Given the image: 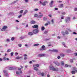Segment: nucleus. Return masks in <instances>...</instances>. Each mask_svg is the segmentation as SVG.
Wrapping results in <instances>:
<instances>
[{
	"label": "nucleus",
	"instance_id": "1",
	"mask_svg": "<svg viewBox=\"0 0 77 77\" xmlns=\"http://www.w3.org/2000/svg\"><path fill=\"white\" fill-rule=\"evenodd\" d=\"M49 68L50 70H51L53 71H59V69L57 67L55 68L53 66H49Z\"/></svg>",
	"mask_w": 77,
	"mask_h": 77
},
{
	"label": "nucleus",
	"instance_id": "2",
	"mask_svg": "<svg viewBox=\"0 0 77 77\" xmlns=\"http://www.w3.org/2000/svg\"><path fill=\"white\" fill-rule=\"evenodd\" d=\"M73 70L72 71L71 73L73 74H75V72H77V68L76 67H73Z\"/></svg>",
	"mask_w": 77,
	"mask_h": 77
},
{
	"label": "nucleus",
	"instance_id": "3",
	"mask_svg": "<svg viewBox=\"0 0 77 77\" xmlns=\"http://www.w3.org/2000/svg\"><path fill=\"white\" fill-rule=\"evenodd\" d=\"M8 28V26H4L1 29V31H4L6 30V29Z\"/></svg>",
	"mask_w": 77,
	"mask_h": 77
},
{
	"label": "nucleus",
	"instance_id": "4",
	"mask_svg": "<svg viewBox=\"0 0 77 77\" xmlns=\"http://www.w3.org/2000/svg\"><path fill=\"white\" fill-rule=\"evenodd\" d=\"M45 50V46L43 45L42 46L41 48H40L39 50L40 51H43V50Z\"/></svg>",
	"mask_w": 77,
	"mask_h": 77
},
{
	"label": "nucleus",
	"instance_id": "5",
	"mask_svg": "<svg viewBox=\"0 0 77 77\" xmlns=\"http://www.w3.org/2000/svg\"><path fill=\"white\" fill-rule=\"evenodd\" d=\"M38 32H39V30L38 29H34L32 31L33 33L34 34H36Z\"/></svg>",
	"mask_w": 77,
	"mask_h": 77
},
{
	"label": "nucleus",
	"instance_id": "6",
	"mask_svg": "<svg viewBox=\"0 0 77 77\" xmlns=\"http://www.w3.org/2000/svg\"><path fill=\"white\" fill-rule=\"evenodd\" d=\"M54 63L57 66H59L60 65V63L57 61H54Z\"/></svg>",
	"mask_w": 77,
	"mask_h": 77
},
{
	"label": "nucleus",
	"instance_id": "7",
	"mask_svg": "<svg viewBox=\"0 0 77 77\" xmlns=\"http://www.w3.org/2000/svg\"><path fill=\"white\" fill-rule=\"evenodd\" d=\"M65 21L66 23H68V21H70V17H66V19H65Z\"/></svg>",
	"mask_w": 77,
	"mask_h": 77
},
{
	"label": "nucleus",
	"instance_id": "8",
	"mask_svg": "<svg viewBox=\"0 0 77 77\" xmlns=\"http://www.w3.org/2000/svg\"><path fill=\"white\" fill-rule=\"evenodd\" d=\"M54 2L53 1H51L50 3H49V5L50 6V7L51 8L53 6V3Z\"/></svg>",
	"mask_w": 77,
	"mask_h": 77
},
{
	"label": "nucleus",
	"instance_id": "9",
	"mask_svg": "<svg viewBox=\"0 0 77 77\" xmlns=\"http://www.w3.org/2000/svg\"><path fill=\"white\" fill-rule=\"evenodd\" d=\"M32 28H36V29H38V26L37 25H35L34 26H32Z\"/></svg>",
	"mask_w": 77,
	"mask_h": 77
},
{
	"label": "nucleus",
	"instance_id": "10",
	"mask_svg": "<svg viewBox=\"0 0 77 77\" xmlns=\"http://www.w3.org/2000/svg\"><path fill=\"white\" fill-rule=\"evenodd\" d=\"M46 3H48V2L47 1H45L42 4V5L43 6H45V5H46Z\"/></svg>",
	"mask_w": 77,
	"mask_h": 77
},
{
	"label": "nucleus",
	"instance_id": "11",
	"mask_svg": "<svg viewBox=\"0 0 77 77\" xmlns=\"http://www.w3.org/2000/svg\"><path fill=\"white\" fill-rule=\"evenodd\" d=\"M28 35H29L30 36H32V35H33L34 34L33 32H29L28 33Z\"/></svg>",
	"mask_w": 77,
	"mask_h": 77
},
{
	"label": "nucleus",
	"instance_id": "12",
	"mask_svg": "<svg viewBox=\"0 0 77 77\" xmlns=\"http://www.w3.org/2000/svg\"><path fill=\"white\" fill-rule=\"evenodd\" d=\"M38 56L39 57H42V56H44L45 54H38Z\"/></svg>",
	"mask_w": 77,
	"mask_h": 77
},
{
	"label": "nucleus",
	"instance_id": "13",
	"mask_svg": "<svg viewBox=\"0 0 77 77\" xmlns=\"http://www.w3.org/2000/svg\"><path fill=\"white\" fill-rule=\"evenodd\" d=\"M3 60H9V58H7L6 59V57H4L3 59Z\"/></svg>",
	"mask_w": 77,
	"mask_h": 77
},
{
	"label": "nucleus",
	"instance_id": "14",
	"mask_svg": "<svg viewBox=\"0 0 77 77\" xmlns=\"http://www.w3.org/2000/svg\"><path fill=\"white\" fill-rule=\"evenodd\" d=\"M59 8H63V4H61L59 5Z\"/></svg>",
	"mask_w": 77,
	"mask_h": 77
},
{
	"label": "nucleus",
	"instance_id": "15",
	"mask_svg": "<svg viewBox=\"0 0 77 77\" xmlns=\"http://www.w3.org/2000/svg\"><path fill=\"white\" fill-rule=\"evenodd\" d=\"M30 23L32 24H35V21L33 20L32 21H31Z\"/></svg>",
	"mask_w": 77,
	"mask_h": 77
},
{
	"label": "nucleus",
	"instance_id": "16",
	"mask_svg": "<svg viewBox=\"0 0 77 77\" xmlns=\"http://www.w3.org/2000/svg\"><path fill=\"white\" fill-rule=\"evenodd\" d=\"M60 56H61V57H64V56H65V55L64 54L62 53L60 54Z\"/></svg>",
	"mask_w": 77,
	"mask_h": 77
},
{
	"label": "nucleus",
	"instance_id": "17",
	"mask_svg": "<svg viewBox=\"0 0 77 77\" xmlns=\"http://www.w3.org/2000/svg\"><path fill=\"white\" fill-rule=\"evenodd\" d=\"M34 70H35V71H38V68L37 67H35L33 68Z\"/></svg>",
	"mask_w": 77,
	"mask_h": 77
},
{
	"label": "nucleus",
	"instance_id": "18",
	"mask_svg": "<svg viewBox=\"0 0 77 77\" xmlns=\"http://www.w3.org/2000/svg\"><path fill=\"white\" fill-rule=\"evenodd\" d=\"M53 52L57 53V52H58V50L56 49H54L53 50Z\"/></svg>",
	"mask_w": 77,
	"mask_h": 77
},
{
	"label": "nucleus",
	"instance_id": "19",
	"mask_svg": "<svg viewBox=\"0 0 77 77\" xmlns=\"http://www.w3.org/2000/svg\"><path fill=\"white\" fill-rule=\"evenodd\" d=\"M43 16V15H40L39 16H38L37 17V18H41Z\"/></svg>",
	"mask_w": 77,
	"mask_h": 77
},
{
	"label": "nucleus",
	"instance_id": "20",
	"mask_svg": "<svg viewBox=\"0 0 77 77\" xmlns=\"http://www.w3.org/2000/svg\"><path fill=\"white\" fill-rule=\"evenodd\" d=\"M27 12H28V11H27V10H26L24 12V13L23 14V15H24L26 14V13H27Z\"/></svg>",
	"mask_w": 77,
	"mask_h": 77
},
{
	"label": "nucleus",
	"instance_id": "21",
	"mask_svg": "<svg viewBox=\"0 0 77 77\" xmlns=\"http://www.w3.org/2000/svg\"><path fill=\"white\" fill-rule=\"evenodd\" d=\"M41 29L42 30V31H44V30H45V27L44 26H42L41 27Z\"/></svg>",
	"mask_w": 77,
	"mask_h": 77
},
{
	"label": "nucleus",
	"instance_id": "22",
	"mask_svg": "<svg viewBox=\"0 0 77 77\" xmlns=\"http://www.w3.org/2000/svg\"><path fill=\"white\" fill-rule=\"evenodd\" d=\"M61 64L62 65H64V61H62L61 62Z\"/></svg>",
	"mask_w": 77,
	"mask_h": 77
},
{
	"label": "nucleus",
	"instance_id": "23",
	"mask_svg": "<svg viewBox=\"0 0 77 77\" xmlns=\"http://www.w3.org/2000/svg\"><path fill=\"white\" fill-rule=\"evenodd\" d=\"M21 58H22V57H18V56L17 57H16L17 59H21Z\"/></svg>",
	"mask_w": 77,
	"mask_h": 77
},
{
	"label": "nucleus",
	"instance_id": "24",
	"mask_svg": "<svg viewBox=\"0 0 77 77\" xmlns=\"http://www.w3.org/2000/svg\"><path fill=\"white\" fill-rule=\"evenodd\" d=\"M41 75L42 76V77H44V73L43 72H42V73H41Z\"/></svg>",
	"mask_w": 77,
	"mask_h": 77
},
{
	"label": "nucleus",
	"instance_id": "25",
	"mask_svg": "<svg viewBox=\"0 0 77 77\" xmlns=\"http://www.w3.org/2000/svg\"><path fill=\"white\" fill-rule=\"evenodd\" d=\"M34 17H38V15L37 14H34Z\"/></svg>",
	"mask_w": 77,
	"mask_h": 77
},
{
	"label": "nucleus",
	"instance_id": "26",
	"mask_svg": "<svg viewBox=\"0 0 77 77\" xmlns=\"http://www.w3.org/2000/svg\"><path fill=\"white\" fill-rule=\"evenodd\" d=\"M47 20V18L46 17H44L43 18V21H46Z\"/></svg>",
	"mask_w": 77,
	"mask_h": 77
},
{
	"label": "nucleus",
	"instance_id": "27",
	"mask_svg": "<svg viewBox=\"0 0 77 77\" xmlns=\"http://www.w3.org/2000/svg\"><path fill=\"white\" fill-rule=\"evenodd\" d=\"M12 69H14L13 67H10L9 68V70H12Z\"/></svg>",
	"mask_w": 77,
	"mask_h": 77
},
{
	"label": "nucleus",
	"instance_id": "28",
	"mask_svg": "<svg viewBox=\"0 0 77 77\" xmlns=\"http://www.w3.org/2000/svg\"><path fill=\"white\" fill-rule=\"evenodd\" d=\"M65 33H66V35H68V34H69V32H68L67 31H66L65 32Z\"/></svg>",
	"mask_w": 77,
	"mask_h": 77
},
{
	"label": "nucleus",
	"instance_id": "29",
	"mask_svg": "<svg viewBox=\"0 0 77 77\" xmlns=\"http://www.w3.org/2000/svg\"><path fill=\"white\" fill-rule=\"evenodd\" d=\"M39 45V44H35L34 45V47H36V46H38Z\"/></svg>",
	"mask_w": 77,
	"mask_h": 77
},
{
	"label": "nucleus",
	"instance_id": "30",
	"mask_svg": "<svg viewBox=\"0 0 77 77\" xmlns=\"http://www.w3.org/2000/svg\"><path fill=\"white\" fill-rule=\"evenodd\" d=\"M15 39V38H14V37H12L11 38V41H14Z\"/></svg>",
	"mask_w": 77,
	"mask_h": 77
},
{
	"label": "nucleus",
	"instance_id": "31",
	"mask_svg": "<svg viewBox=\"0 0 77 77\" xmlns=\"http://www.w3.org/2000/svg\"><path fill=\"white\" fill-rule=\"evenodd\" d=\"M21 17H22V15L21 14H20V15L18 16V18H21Z\"/></svg>",
	"mask_w": 77,
	"mask_h": 77
},
{
	"label": "nucleus",
	"instance_id": "32",
	"mask_svg": "<svg viewBox=\"0 0 77 77\" xmlns=\"http://www.w3.org/2000/svg\"><path fill=\"white\" fill-rule=\"evenodd\" d=\"M62 15H65L66 14V13L65 12H62Z\"/></svg>",
	"mask_w": 77,
	"mask_h": 77
},
{
	"label": "nucleus",
	"instance_id": "33",
	"mask_svg": "<svg viewBox=\"0 0 77 77\" xmlns=\"http://www.w3.org/2000/svg\"><path fill=\"white\" fill-rule=\"evenodd\" d=\"M11 49H8L7 50V52H11Z\"/></svg>",
	"mask_w": 77,
	"mask_h": 77
},
{
	"label": "nucleus",
	"instance_id": "34",
	"mask_svg": "<svg viewBox=\"0 0 77 77\" xmlns=\"http://www.w3.org/2000/svg\"><path fill=\"white\" fill-rule=\"evenodd\" d=\"M18 45L19 47H21V46H22V45H21V44H19Z\"/></svg>",
	"mask_w": 77,
	"mask_h": 77
},
{
	"label": "nucleus",
	"instance_id": "35",
	"mask_svg": "<svg viewBox=\"0 0 77 77\" xmlns=\"http://www.w3.org/2000/svg\"><path fill=\"white\" fill-rule=\"evenodd\" d=\"M41 72H38L37 73V74H38V75H41Z\"/></svg>",
	"mask_w": 77,
	"mask_h": 77
},
{
	"label": "nucleus",
	"instance_id": "36",
	"mask_svg": "<svg viewBox=\"0 0 77 77\" xmlns=\"http://www.w3.org/2000/svg\"><path fill=\"white\" fill-rule=\"evenodd\" d=\"M65 67H66V68L68 67V64H66L65 65Z\"/></svg>",
	"mask_w": 77,
	"mask_h": 77
},
{
	"label": "nucleus",
	"instance_id": "37",
	"mask_svg": "<svg viewBox=\"0 0 77 77\" xmlns=\"http://www.w3.org/2000/svg\"><path fill=\"white\" fill-rule=\"evenodd\" d=\"M16 73L17 74H20V72H19L18 71H16Z\"/></svg>",
	"mask_w": 77,
	"mask_h": 77
},
{
	"label": "nucleus",
	"instance_id": "38",
	"mask_svg": "<svg viewBox=\"0 0 77 77\" xmlns=\"http://www.w3.org/2000/svg\"><path fill=\"white\" fill-rule=\"evenodd\" d=\"M6 41H7V42H9V41H10V40L9 39H8L6 40Z\"/></svg>",
	"mask_w": 77,
	"mask_h": 77
},
{
	"label": "nucleus",
	"instance_id": "39",
	"mask_svg": "<svg viewBox=\"0 0 77 77\" xmlns=\"http://www.w3.org/2000/svg\"><path fill=\"white\" fill-rule=\"evenodd\" d=\"M36 66L37 67H38L39 66V64H36Z\"/></svg>",
	"mask_w": 77,
	"mask_h": 77
},
{
	"label": "nucleus",
	"instance_id": "40",
	"mask_svg": "<svg viewBox=\"0 0 77 77\" xmlns=\"http://www.w3.org/2000/svg\"><path fill=\"white\" fill-rule=\"evenodd\" d=\"M47 33H48V31H45L44 32V34H47Z\"/></svg>",
	"mask_w": 77,
	"mask_h": 77
},
{
	"label": "nucleus",
	"instance_id": "41",
	"mask_svg": "<svg viewBox=\"0 0 77 77\" xmlns=\"http://www.w3.org/2000/svg\"><path fill=\"white\" fill-rule=\"evenodd\" d=\"M35 11H38V9L35 8L34 9Z\"/></svg>",
	"mask_w": 77,
	"mask_h": 77
},
{
	"label": "nucleus",
	"instance_id": "42",
	"mask_svg": "<svg viewBox=\"0 0 77 77\" xmlns=\"http://www.w3.org/2000/svg\"><path fill=\"white\" fill-rule=\"evenodd\" d=\"M11 56H13V55H14V53L12 52H11Z\"/></svg>",
	"mask_w": 77,
	"mask_h": 77
},
{
	"label": "nucleus",
	"instance_id": "43",
	"mask_svg": "<svg viewBox=\"0 0 77 77\" xmlns=\"http://www.w3.org/2000/svg\"><path fill=\"white\" fill-rule=\"evenodd\" d=\"M24 1L26 3H27L29 2V0H24Z\"/></svg>",
	"mask_w": 77,
	"mask_h": 77
},
{
	"label": "nucleus",
	"instance_id": "44",
	"mask_svg": "<svg viewBox=\"0 0 77 77\" xmlns=\"http://www.w3.org/2000/svg\"><path fill=\"white\" fill-rule=\"evenodd\" d=\"M70 62H71V63H72V62H73V60H70Z\"/></svg>",
	"mask_w": 77,
	"mask_h": 77
},
{
	"label": "nucleus",
	"instance_id": "45",
	"mask_svg": "<svg viewBox=\"0 0 77 77\" xmlns=\"http://www.w3.org/2000/svg\"><path fill=\"white\" fill-rule=\"evenodd\" d=\"M23 10H22L20 11V12L21 14H23Z\"/></svg>",
	"mask_w": 77,
	"mask_h": 77
},
{
	"label": "nucleus",
	"instance_id": "46",
	"mask_svg": "<svg viewBox=\"0 0 77 77\" xmlns=\"http://www.w3.org/2000/svg\"><path fill=\"white\" fill-rule=\"evenodd\" d=\"M24 60H26V59H27V57H25L24 58Z\"/></svg>",
	"mask_w": 77,
	"mask_h": 77
},
{
	"label": "nucleus",
	"instance_id": "47",
	"mask_svg": "<svg viewBox=\"0 0 77 77\" xmlns=\"http://www.w3.org/2000/svg\"><path fill=\"white\" fill-rule=\"evenodd\" d=\"M74 10L75 11H77V8H75L74 9Z\"/></svg>",
	"mask_w": 77,
	"mask_h": 77
},
{
	"label": "nucleus",
	"instance_id": "48",
	"mask_svg": "<svg viewBox=\"0 0 77 77\" xmlns=\"http://www.w3.org/2000/svg\"><path fill=\"white\" fill-rule=\"evenodd\" d=\"M35 66H36V64H35V65H33V67H35Z\"/></svg>",
	"mask_w": 77,
	"mask_h": 77
},
{
	"label": "nucleus",
	"instance_id": "49",
	"mask_svg": "<svg viewBox=\"0 0 77 77\" xmlns=\"http://www.w3.org/2000/svg\"><path fill=\"white\" fill-rule=\"evenodd\" d=\"M49 51H52V52H53V50H49Z\"/></svg>",
	"mask_w": 77,
	"mask_h": 77
},
{
	"label": "nucleus",
	"instance_id": "50",
	"mask_svg": "<svg viewBox=\"0 0 77 77\" xmlns=\"http://www.w3.org/2000/svg\"><path fill=\"white\" fill-rule=\"evenodd\" d=\"M57 59H60V56H58L57 57Z\"/></svg>",
	"mask_w": 77,
	"mask_h": 77
},
{
	"label": "nucleus",
	"instance_id": "51",
	"mask_svg": "<svg viewBox=\"0 0 77 77\" xmlns=\"http://www.w3.org/2000/svg\"><path fill=\"white\" fill-rule=\"evenodd\" d=\"M62 44H63V45H65V42H63L62 43Z\"/></svg>",
	"mask_w": 77,
	"mask_h": 77
},
{
	"label": "nucleus",
	"instance_id": "52",
	"mask_svg": "<svg viewBox=\"0 0 77 77\" xmlns=\"http://www.w3.org/2000/svg\"><path fill=\"white\" fill-rule=\"evenodd\" d=\"M48 16L49 17H51V14H50V15H48Z\"/></svg>",
	"mask_w": 77,
	"mask_h": 77
},
{
	"label": "nucleus",
	"instance_id": "53",
	"mask_svg": "<svg viewBox=\"0 0 77 77\" xmlns=\"http://www.w3.org/2000/svg\"><path fill=\"white\" fill-rule=\"evenodd\" d=\"M64 17L63 16H62V17H61V18L62 19H64V18H63Z\"/></svg>",
	"mask_w": 77,
	"mask_h": 77
},
{
	"label": "nucleus",
	"instance_id": "54",
	"mask_svg": "<svg viewBox=\"0 0 77 77\" xmlns=\"http://www.w3.org/2000/svg\"><path fill=\"white\" fill-rule=\"evenodd\" d=\"M48 24H50V22L48 21Z\"/></svg>",
	"mask_w": 77,
	"mask_h": 77
},
{
	"label": "nucleus",
	"instance_id": "55",
	"mask_svg": "<svg viewBox=\"0 0 77 77\" xmlns=\"http://www.w3.org/2000/svg\"><path fill=\"white\" fill-rule=\"evenodd\" d=\"M48 24L47 23H46L45 24V26H48Z\"/></svg>",
	"mask_w": 77,
	"mask_h": 77
},
{
	"label": "nucleus",
	"instance_id": "56",
	"mask_svg": "<svg viewBox=\"0 0 77 77\" xmlns=\"http://www.w3.org/2000/svg\"><path fill=\"white\" fill-rule=\"evenodd\" d=\"M3 72H4V73H6V71L5 70H4L3 71Z\"/></svg>",
	"mask_w": 77,
	"mask_h": 77
},
{
	"label": "nucleus",
	"instance_id": "57",
	"mask_svg": "<svg viewBox=\"0 0 77 77\" xmlns=\"http://www.w3.org/2000/svg\"><path fill=\"white\" fill-rule=\"evenodd\" d=\"M23 56L24 57H26V56H27V55L26 54H24Z\"/></svg>",
	"mask_w": 77,
	"mask_h": 77
},
{
	"label": "nucleus",
	"instance_id": "58",
	"mask_svg": "<svg viewBox=\"0 0 77 77\" xmlns=\"http://www.w3.org/2000/svg\"><path fill=\"white\" fill-rule=\"evenodd\" d=\"M73 20H75V17H73Z\"/></svg>",
	"mask_w": 77,
	"mask_h": 77
},
{
	"label": "nucleus",
	"instance_id": "59",
	"mask_svg": "<svg viewBox=\"0 0 77 77\" xmlns=\"http://www.w3.org/2000/svg\"><path fill=\"white\" fill-rule=\"evenodd\" d=\"M39 3H40V4L42 5L43 3L41 1H39Z\"/></svg>",
	"mask_w": 77,
	"mask_h": 77
},
{
	"label": "nucleus",
	"instance_id": "60",
	"mask_svg": "<svg viewBox=\"0 0 77 77\" xmlns=\"http://www.w3.org/2000/svg\"><path fill=\"white\" fill-rule=\"evenodd\" d=\"M20 38L21 39H23L24 38L22 37H20Z\"/></svg>",
	"mask_w": 77,
	"mask_h": 77
},
{
	"label": "nucleus",
	"instance_id": "61",
	"mask_svg": "<svg viewBox=\"0 0 77 77\" xmlns=\"http://www.w3.org/2000/svg\"><path fill=\"white\" fill-rule=\"evenodd\" d=\"M57 38L58 39H60V36H58L57 37Z\"/></svg>",
	"mask_w": 77,
	"mask_h": 77
},
{
	"label": "nucleus",
	"instance_id": "62",
	"mask_svg": "<svg viewBox=\"0 0 77 77\" xmlns=\"http://www.w3.org/2000/svg\"><path fill=\"white\" fill-rule=\"evenodd\" d=\"M55 10H58V8H54Z\"/></svg>",
	"mask_w": 77,
	"mask_h": 77
},
{
	"label": "nucleus",
	"instance_id": "63",
	"mask_svg": "<svg viewBox=\"0 0 77 77\" xmlns=\"http://www.w3.org/2000/svg\"><path fill=\"white\" fill-rule=\"evenodd\" d=\"M16 2H17V1H14V2H13V3L14 4V3H15Z\"/></svg>",
	"mask_w": 77,
	"mask_h": 77
},
{
	"label": "nucleus",
	"instance_id": "64",
	"mask_svg": "<svg viewBox=\"0 0 77 77\" xmlns=\"http://www.w3.org/2000/svg\"><path fill=\"white\" fill-rule=\"evenodd\" d=\"M74 54L75 55V56H77V53H75Z\"/></svg>",
	"mask_w": 77,
	"mask_h": 77
}]
</instances>
